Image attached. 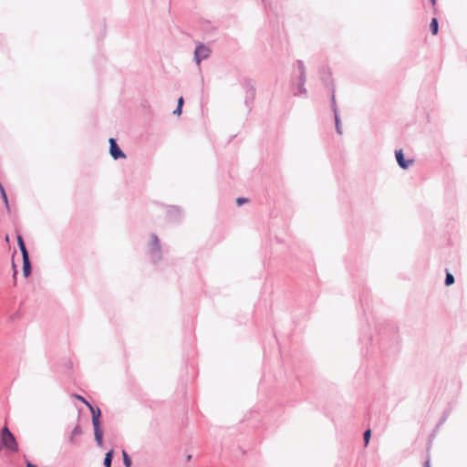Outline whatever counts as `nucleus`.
I'll return each mask as SVG.
<instances>
[{"instance_id":"f257e3e1","label":"nucleus","mask_w":467,"mask_h":467,"mask_svg":"<svg viewBox=\"0 0 467 467\" xmlns=\"http://www.w3.org/2000/svg\"><path fill=\"white\" fill-rule=\"evenodd\" d=\"M1 443L6 450L16 452L18 451V444L15 436L11 433L7 427H4L1 431Z\"/></svg>"},{"instance_id":"f03ea898","label":"nucleus","mask_w":467,"mask_h":467,"mask_svg":"<svg viewBox=\"0 0 467 467\" xmlns=\"http://www.w3.org/2000/svg\"><path fill=\"white\" fill-rule=\"evenodd\" d=\"M297 69L299 72V75L297 77V92H294V96L302 95L304 97L307 96V90L305 88L306 83V66L302 60L296 61Z\"/></svg>"},{"instance_id":"7ed1b4c3","label":"nucleus","mask_w":467,"mask_h":467,"mask_svg":"<svg viewBox=\"0 0 467 467\" xmlns=\"http://www.w3.org/2000/svg\"><path fill=\"white\" fill-rule=\"evenodd\" d=\"M323 83L326 87L331 88V96H330V107H331V109L333 111L334 114H336V112H338L337 111V102H336V96H335V87H334V84H333V81L331 79H329V77L327 78H323Z\"/></svg>"},{"instance_id":"20e7f679","label":"nucleus","mask_w":467,"mask_h":467,"mask_svg":"<svg viewBox=\"0 0 467 467\" xmlns=\"http://www.w3.org/2000/svg\"><path fill=\"white\" fill-rule=\"evenodd\" d=\"M395 158L399 166L403 170L408 169L414 161L412 159L406 160L401 149L395 150Z\"/></svg>"},{"instance_id":"39448f33","label":"nucleus","mask_w":467,"mask_h":467,"mask_svg":"<svg viewBox=\"0 0 467 467\" xmlns=\"http://www.w3.org/2000/svg\"><path fill=\"white\" fill-rule=\"evenodd\" d=\"M109 152L113 159L117 160L119 158H125V154L122 152V150L119 148V146L116 143V140L114 139H109Z\"/></svg>"},{"instance_id":"423d86ee","label":"nucleus","mask_w":467,"mask_h":467,"mask_svg":"<svg viewBox=\"0 0 467 467\" xmlns=\"http://www.w3.org/2000/svg\"><path fill=\"white\" fill-rule=\"evenodd\" d=\"M210 54V49L202 45H200L196 47L194 56L196 62L199 64L201 60L206 58Z\"/></svg>"},{"instance_id":"0eeeda50","label":"nucleus","mask_w":467,"mask_h":467,"mask_svg":"<svg viewBox=\"0 0 467 467\" xmlns=\"http://www.w3.org/2000/svg\"><path fill=\"white\" fill-rule=\"evenodd\" d=\"M86 405L90 410V412L92 414V424L93 427L100 426L99 417H100V410L99 409H94L92 405L89 402H86Z\"/></svg>"},{"instance_id":"6e6552de","label":"nucleus","mask_w":467,"mask_h":467,"mask_svg":"<svg viewBox=\"0 0 467 467\" xmlns=\"http://www.w3.org/2000/svg\"><path fill=\"white\" fill-rule=\"evenodd\" d=\"M31 273L29 255L23 256V274L27 277Z\"/></svg>"},{"instance_id":"1a4fd4ad","label":"nucleus","mask_w":467,"mask_h":467,"mask_svg":"<svg viewBox=\"0 0 467 467\" xmlns=\"http://www.w3.org/2000/svg\"><path fill=\"white\" fill-rule=\"evenodd\" d=\"M94 435H95V440H96L98 445L101 446L103 432L100 430V426L94 427Z\"/></svg>"},{"instance_id":"9d476101","label":"nucleus","mask_w":467,"mask_h":467,"mask_svg":"<svg viewBox=\"0 0 467 467\" xmlns=\"http://www.w3.org/2000/svg\"><path fill=\"white\" fill-rule=\"evenodd\" d=\"M430 30L433 36H436L439 32V22L436 17H433L430 24Z\"/></svg>"},{"instance_id":"9b49d317","label":"nucleus","mask_w":467,"mask_h":467,"mask_svg":"<svg viewBox=\"0 0 467 467\" xmlns=\"http://www.w3.org/2000/svg\"><path fill=\"white\" fill-rule=\"evenodd\" d=\"M17 244H18V246H19V249L22 253V256H26V255H28V252L26 248V245H25V243L23 241V238L22 236L19 234L17 235Z\"/></svg>"},{"instance_id":"f8f14e48","label":"nucleus","mask_w":467,"mask_h":467,"mask_svg":"<svg viewBox=\"0 0 467 467\" xmlns=\"http://www.w3.org/2000/svg\"><path fill=\"white\" fill-rule=\"evenodd\" d=\"M334 119H335L336 131L337 134L341 135L342 128H341V121H340L338 112H336V114H334Z\"/></svg>"},{"instance_id":"ddd939ff","label":"nucleus","mask_w":467,"mask_h":467,"mask_svg":"<svg viewBox=\"0 0 467 467\" xmlns=\"http://www.w3.org/2000/svg\"><path fill=\"white\" fill-rule=\"evenodd\" d=\"M82 434V429L80 428V426L77 425L74 430L72 431L71 434H70V437H69V441L70 442H74V440H75V437L76 436H78V435H81Z\"/></svg>"},{"instance_id":"4468645a","label":"nucleus","mask_w":467,"mask_h":467,"mask_svg":"<svg viewBox=\"0 0 467 467\" xmlns=\"http://www.w3.org/2000/svg\"><path fill=\"white\" fill-rule=\"evenodd\" d=\"M112 456H113V450H111L106 453L105 458H104V466L105 467H111Z\"/></svg>"},{"instance_id":"2eb2a0df","label":"nucleus","mask_w":467,"mask_h":467,"mask_svg":"<svg viewBox=\"0 0 467 467\" xmlns=\"http://www.w3.org/2000/svg\"><path fill=\"white\" fill-rule=\"evenodd\" d=\"M455 282V279H454V276L450 272H447L446 273V276H445V280H444V284L446 286H450L452 284H454Z\"/></svg>"},{"instance_id":"dca6fc26","label":"nucleus","mask_w":467,"mask_h":467,"mask_svg":"<svg viewBox=\"0 0 467 467\" xmlns=\"http://www.w3.org/2000/svg\"><path fill=\"white\" fill-rule=\"evenodd\" d=\"M370 437H371V430L367 429L363 433V440H364L365 446H368V444L370 441Z\"/></svg>"},{"instance_id":"f3484780","label":"nucleus","mask_w":467,"mask_h":467,"mask_svg":"<svg viewBox=\"0 0 467 467\" xmlns=\"http://www.w3.org/2000/svg\"><path fill=\"white\" fill-rule=\"evenodd\" d=\"M122 458H123V463L126 467L131 466V460L129 457L128 453L125 451H122Z\"/></svg>"},{"instance_id":"a211bd4d","label":"nucleus","mask_w":467,"mask_h":467,"mask_svg":"<svg viewBox=\"0 0 467 467\" xmlns=\"http://www.w3.org/2000/svg\"><path fill=\"white\" fill-rule=\"evenodd\" d=\"M446 419H447V415L444 414L441 417V419L440 420V421L438 422L436 429H439L445 422Z\"/></svg>"},{"instance_id":"6ab92c4d","label":"nucleus","mask_w":467,"mask_h":467,"mask_svg":"<svg viewBox=\"0 0 467 467\" xmlns=\"http://www.w3.org/2000/svg\"><path fill=\"white\" fill-rule=\"evenodd\" d=\"M73 397L80 401H82L83 403L86 404V402H88L83 397H81L80 395H78V394H75L73 395Z\"/></svg>"},{"instance_id":"aec40b11","label":"nucleus","mask_w":467,"mask_h":467,"mask_svg":"<svg viewBox=\"0 0 467 467\" xmlns=\"http://www.w3.org/2000/svg\"><path fill=\"white\" fill-rule=\"evenodd\" d=\"M0 189H1L3 199H4L5 202L7 203V197H6L5 192L2 186H0Z\"/></svg>"},{"instance_id":"412c9836","label":"nucleus","mask_w":467,"mask_h":467,"mask_svg":"<svg viewBox=\"0 0 467 467\" xmlns=\"http://www.w3.org/2000/svg\"><path fill=\"white\" fill-rule=\"evenodd\" d=\"M236 202H237V204H238V205H241V204H243V203L247 202V199H244V198H238V199L236 200Z\"/></svg>"},{"instance_id":"4be33fe9","label":"nucleus","mask_w":467,"mask_h":467,"mask_svg":"<svg viewBox=\"0 0 467 467\" xmlns=\"http://www.w3.org/2000/svg\"><path fill=\"white\" fill-rule=\"evenodd\" d=\"M151 240H152V244L158 248V244H159V240H158V237L153 235L151 237Z\"/></svg>"},{"instance_id":"5701e85b","label":"nucleus","mask_w":467,"mask_h":467,"mask_svg":"<svg viewBox=\"0 0 467 467\" xmlns=\"http://www.w3.org/2000/svg\"><path fill=\"white\" fill-rule=\"evenodd\" d=\"M176 115H181L182 113V107H177V109L173 111Z\"/></svg>"},{"instance_id":"b1692460","label":"nucleus","mask_w":467,"mask_h":467,"mask_svg":"<svg viewBox=\"0 0 467 467\" xmlns=\"http://www.w3.org/2000/svg\"><path fill=\"white\" fill-rule=\"evenodd\" d=\"M182 104H183V99L181 97V98L178 99V107H182Z\"/></svg>"},{"instance_id":"393cba45","label":"nucleus","mask_w":467,"mask_h":467,"mask_svg":"<svg viewBox=\"0 0 467 467\" xmlns=\"http://www.w3.org/2000/svg\"><path fill=\"white\" fill-rule=\"evenodd\" d=\"M424 467H430V460L429 459L425 462Z\"/></svg>"},{"instance_id":"a878e982","label":"nucleus","mask_w":467,"mask_h":467,"mask_svg":"<svg viewBox=\"0 0 467 467\" xmlns=\"http://www.w3.org/2000/svg\"><path fill=\"white\" fill-rule=\"evenodd\" d=\"M431 2V4L434 5L435 3H436V0H430Z\"/></svg>"},{"instance_id":"bb28decb","label":"nucleus","mask_w":467,"mask_h":467,"mask_svg":"<svg viewBox=\"0 0 467 467\" xmlns=\"http://www.w3.org/2000/svg\"><path fill=\"white\" fill-rule=\"evenodd\" d=\"M5 240H6V242H8V241H9V237H8V235H6Z\"/></svg>"}]
</instances>
